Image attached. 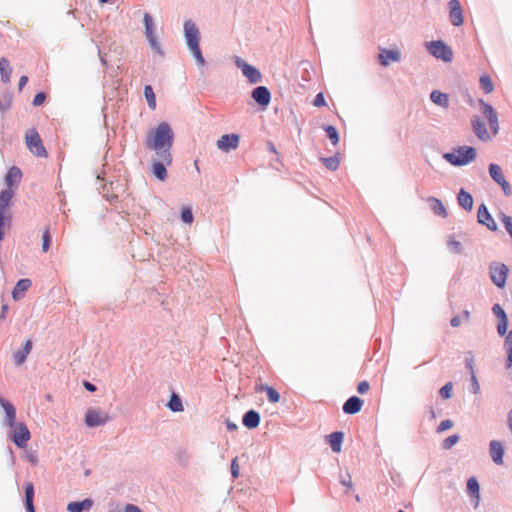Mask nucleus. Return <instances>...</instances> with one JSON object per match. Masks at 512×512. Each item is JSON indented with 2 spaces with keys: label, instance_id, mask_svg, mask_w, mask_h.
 I'll return each instance as SVG.
<instances>
[{
  "label": "nucleus",
  "instance_id": "obj_1",
  "mask_svg": "<svg viewBox=\"0 0 512 512\" xmlns=\"http://www.w3.org/2000/svg\"><path fill=\"white\" fill-rule=\"evenodd\" d=\"M174 133L169 123L161 122L156 128L150 130L145 140L147 149L152 150L155 154L166 163H172L171 148L173 146Z\"/></svg>",
  "mask_w": 512,
  "mask_h": 512
},
{
  "label": "nucleus",
  "instance_id": "obj_2",
  "mask_svg": "<svg viewBox=\"0 0 512 512\" xmlns=\"http://www.w3.org/2000/svg\"><path fill=\"white\" fill-rule=\"evenodd\" d=\"M184 38L189 51L194 57L199 67L205 65V59L200 49V32L197 25L192 20H186L183 25Z\"/></svg>",
  "mask_w": 512,
  "mask_h": 512
},
{
  "label": "nucleus",
  "instance_id": "obj_3",
  "mask_svg": "<svg viewBox=\"0 0 512 512\" xmlns=\"http://www.w3.org/2000/svg\"><path fill=\"white\" fill-rule=\"evenodd\" d=\"M477 156L476 149L469 146H460L453 152L443 155V158L453 166H465L475 160Z\"/></svg>",
  "mask_w": 512,
  "mask_h": 512
},
{
  "label": "nucleus",
  "instance_id": "obj_4",
  "mask_svg": "<svg viewBox=\"0 0 512 512\" xmlns=\"http://www.w3.org/2000/svg\"><path fill=\"white\" fill-rule=\"evenodd\" d=\"M143 22L145 26V36L149 43L150 48L156 54L163 56L164 52L155 33V25L149 13H144Z\"/></svg>",
  "mask_w": 512,
  "mask_h": 512
},
{
  "label": "nucleus",
  "instance_id": "obj_5",
  "mask_svg": "<svg viewBox=\"0 0 512 512\" xmlns=\"http://www.w3.org/2000/svg\"><path fill=\"white\" fill-rule=\"evenodd\" d=\"M25 143L28 150L36 157H47L48 153L42 143L39 133L35 129H29L25 134Z\"/></svg>",
  "mask_w": 512,
  "mask_h": 512
},
{
  "label": "nucleus",
  "instance_id": "obj_6",
  "mask_svg": "<svg viewBox=\"0 0 512 512\" xmlns=\"http://www.w3.org/2000/svg\"><path fill=\"white\" fill-rule=\"evenodd\" d=\"M426 48L432 56L444 62H451L453 59L452 49L441 40L427 42Z\"/></svg>",
  "mask_w": 512,
  "mask_h": 512
},
{
  "label": "nucleus",
  "instance_id": "obj_7",
  "mask_svg": "<svg viewBox=\"0 0 512 512\" xmlns=\"http://www.w3.org/2000/svg\"><path fill=\"white\" fill-rule=\"evenodd\" d=\"M9 428L11 431L8 435V438L12 440L17 447L25 448L31 438L30 431L26 424L20 422L16 423L14 427Z\"/></svg>",
  "mask_w": 512,
  "mask_h": 512
},
{
  "label": "nucleus",
  "instance_id": "obj_8",
  "mask_svg": "<svg viewBox=\"0 0 512 512\" xmlns=\"http://www.w3.org/2000/svg\"><path fill=\"white\" fill-rule=\"evenodd\" d=\"M234 63L251 84H257L262 81V74L255 66L247 63L239 56L234 57Z\"/></svg>",
  "mask_w": 512,
  "mask_h": 512
},
{
  "label": "nucleus",
  "instance_id": "obj_9",
  "mask_svg": "<svg viewBox=\"0 0 512 512\" xmlns=\"http://www.w3.org/2000/svg\"><path fill=\"white\" fill-rule=\"evenodd\" d=\"M109 421V415L99 409H88L85 413L84 422L89 428L104 426Z\"/></svg>",
  "mask_w": 512,
  "mask_h": 512
},
{
  "label": "nucleus",
  "instance_id": "obj_10",
  "mask_svg": "<svg viewBox=\"0 0 512 512\" xmlns=\"http://www.w3.org/2000/svg\"><path fill=\"white\" fill-rule=\"evenodd\" d=\"M479 104L482 108L483 115L487 118L492 134L495 136L499 132V120L498 114L492 105L485 102L484 100H480Z\"/></svg>",
  "mask_w": 512,
  "mask_h": 512
},
{
  "label": "nucleus",
  "instance_id": "obj_11",
  "mask_svg": "<svg viewBox=\"0 0 512 512\" xmlns=\"http://www.w3.org/2000/svg\"><path fill=\"white\" fill-rule=\"evenodd\" d=\"M508 267L503 263H494L490 266V276L492 282L499 288H503L506 284L508 275Z\"/></svg>",
  "mask_w": 512,
  "mask_h": 512
},
{
  "label": "nucleus",
  "instance_id": "obj_12",
  "mask_svg": "<svg viewBox=\"0 0 512 512\" xmlns=\"http://www.w3.org/2000/svg\"><path fill=\"white\" fill-rule=\"evenodd\" d=\"M448 6L451 23L456 27L461 26L464 22V16L459 0H450Z\"/></svg>",
  "mask_w": 512,
  "mask_h": 512
},
{
  "label": "nucleus",
  "instance_id": "obj_13",
  "mask_svg": "<svg viewBox=\"0 0 512 512\" xmlns=\"http://www.w3.org/2000/svg\"><path fill=\"white\" fill-rule=\"evenodd\" d=\"M239 139L240 137L238 134H225L217 141V147L219 150L227 153L238 147Z\"/></svg>",
  "mask_w": 512,
  "mask_h": 512
},
{
  "label": "nucleus",
  "instance_id": "obj_14",
  "mask_svg": "<svg viewBox=\"0 0 512 512\" xmlns=\"http://www.w3.org/2000/svg\"><path fill=\"white\" fill-rule=\"evenodd\" d=\"M0 406L4 411L3 424L7 427H14L16 424V409L7 400L0 397Z\"/></svg>",
  "mask_w": 512,
  "mask_h": 512
},
{
  "label": "nucleus",
  "instance_id": "obj_15",
  "mask_svg": "<svg viewBox=\"0 0 512 512\" xmlns=\"http://www.w3.org/2000/svg\"><path fill=\"white\" fill-rule=\"evenodd\" d=\"M478 222L482 225H485L490 231H497L498 226L491 214L489 213L485 204H481L478 208L477 213Z\"/></svg>",
  "mask_w": 512,
  "mask_h": 512
},
{
  "label": "nucleus",
  "instance_id": "obj_16",
  "mask_svg": "<svg viewBox=\"0 0 512 512\" xmlns=\"http://www.w3.org/2000/svg\"><path fill=\"white\" fill-rule=\"evenodd\" d=\"M378 60L382 66L387 67L391 62H399L401 54L399 49H381Z\"/></svg>",
  "mask_w": 512,
  "mask_h": 512
},
{
  "label": "nucleus",
  "instance_id": "obj_17",
  "mask_svg": "<svg viewBox=\"0 0 512 512\" xmlns=\"http://www.w3.org/2000/svg\"><path fill=\"white\" fill-rule=\"evenodd\" d=\"M492 311L499 318V322L497 325V333L500 336H504L507 333L508 328V318L506 312L500 306V304H494L492 307Z\"/></svg>",
  "mask_w": 512,
  "mask_h": 512
},
{
  "label": "nucleus",
  "instance_id": "obj_18",
  "mask_svg": "<svg viewBox=\"0 0 512 512\" xmlns=\"http://www.w3.org/2000/svg\"><path fill=\"white\" fill-rule=\"evenodd\" d=\"M251 96L257 104L263 107L268 106L271 101V93L265 86H258L253 89Z\"/></svg>",
  "mask_w": 512,
  "mask_h": 512
},
{
  "label": "nucleus",
  "instance_id": "obj_19",
  "mask_svg": "<svg viewBox=\"0 0 512 512\" xmlns=\"http://www.w3.org/2000/svg\"><path fill=\"white\" fill-rule=\"evenodd\" d=\"M489 454L492 461L496 465L503 464L504 447L503 444L498 440H492L489 443Z\"/></svg>",
  "mask_w": 512,
  "mask_h": 512
},
{
  "label": "nucleus",
  "instance_id": "obj_20",
  "mask_svg": "<svg viewBox=\"0 0 512 512\" xmlns=\"http://www.w3.org/2000/svg\"><path fill=\"white\" fill-rule=\"evenodd\" d=\"M472 127H473V130H474V133L475 135L477 136V138L481 141H490L491 140V135L489 134V132L487 131V128H486V125L485 123L480 119V117L478 116H475L473 119H472Z\"/></svg>",
  "mask_w": 512,
  "mask_h": 512
},
{
  "label": "nucleus",
  "instance_id": "obj_21",
  "mask_svg": "<svg viewBox=\"0 0 512 512\" xmlns=\"http://www.w3.org/2000/svg\"><path fill=\"white\" fill-rule=\"evenodd\" d=\"M171 164L172 163H166L165 160L159 158V160H156L151 164V172L158 180L165 181L167 178L166 167Z\"/></svg>",
  "mask_w": 512,
  "mask_h": 512
},
{
  "label": "nucleus",
  "instance_id": "obj_22",
  "mask_svg": "<svg viewBox=\"0 0 512 512\" xmlns=\"http://www.w3.org/2000/svg\"><path fill=\"white\" fill-rule=\"evenodd\" d=\"M31 285H32V282L30 279H28V278L20 279L16 283V285L12 291V298L15 301L22 299L25 295V292L31 287Z\"/></svg>",
  "mask_w": 512,
  "mask_h": 512
},
{
  "label": "nucleus",
  "instance_id": "obj_23",
  "mask_svg": "<svg viewBox=\"0 0 512 512\" xmlns=\"http://www.w3.org/2000/svg\"><path fill=\"white\" fill-rule=\"evenodd\" d=\"M326 438L333 452H341L342 443L344 439V433L342 431H335L329 434Z\"/></svg>",
  "mask_w": 512,
  "mask_h": 512
},
{
  "label": "nucleus",
  "instance_id": "obj_24",
  "mask_svg": "<svg viewBox=\"0 0 512 512\" xmlns=\"http://www.w3.org/2000/svg\"><path fill=\"white\" fill-rule=\"evenodd\" d=\"M362 405L363 401L359 397L352 396L344 403L343 411L346 414L353 415L361 410Z\"/></svg>",
  "mask_w": 512,
  "mask_h": 512
},
{
  "label": "nucleus",
  "instance_id": "obj_25",
  "mask_svg": "<svg viewBox=\"0 0 512 512\" xmlns=\"http://www.w3.org/2000/svg\"><path fill=\"white\" fill-rule=\"evenodd\" d=\"M242 422L249 429L256 428L260 424V414L255 410H249L244 414Z\"/></svg>",
  "mask_w": 512,
  "mask_h": 512
},
{
  "label": "nucleus",
  "instance_id": "obj_26",
  "mask_svg": "<svg viewBox=\"0 0 512 512\" xmlns=\"http://www.w3.org/2000/svg\"><path fill=\"white\" fill-rule=\"evenodd\" d=\"M93 506V500L90 498H86L79 502H70L67 505L68 512H83L89 511Z\"/></svg>",
  "mask_w": 512,
  "mask_h": 512
},
{
  "label": "nucleus",
  "instance_id": "obj_27",
  "mask_svg": "<svg viewBox=\"0 0 512 512\" xmlns=\"http://www.w3.org/2000/svg\"><path fill=\"white\" fill-rule=\"evenodd\" d=\"M31 350H32V342L30 340H26L23 345V348L14 354L15 364L16 365L23 364L26 361Z\"/></svg>",
  "mask_w": 512,
  "mask_h": 512
},
{
  "label": "nucleus",
  "instance_id": "obj_28",
  "mask_svg": "<svg viewBox=\"0 0 512 512\" xmlns=\"http://www.w3.org/2000/svg\"><path fill=\"white\" fill-rule=\"evenodd\" d=\"M458 204L466 211H471L473 208V197L472 195L465 191L464 189H460L457 196Z\"/></svg>",
  "mask_w": 512,
  "mask_h": 512
},
{
  "label": "nucleus",
  "instance_id": "obj_29",
  "mask_svg": "<svg viewBox=\"0 0 512 512\" xmlns=\"http://www.w3.org/2000/svg\"><path fill=\"white\" fill-rule=\"evenodd\" d=\"M431 101L443 108H448L449 106V96L446 93H443L439 90H433L430 94Z\"/></svg>",
  "mask_w": 512,
  "mask_h": 512
},
{
  "label": "nucleus",
  "instance_id": "obj_30",
  "mask_svg": "<svg viewBox=\"0 0 512 512\" xmlns=\"http://www.w3.org/2000/svg\"><path fill=\"white\" fill-rule=\"evenodd\" d=\"M467 489L472 495V498L475 501L474 506L477 507L480 502V486L476 478L471 477L467 481Z\"/></svg>",
  "mask_w": 512,
  "mask_h": 512
},
{
  "label": "nucleus",
  "instance_id": "obj_31",
  "mask_svg": "<svg viewBox=\"0 0 512 512\" xmlns=\"http://www.w3.org/2000/svg\"><path fill=\"white\" fill-rule=\"evenodd\" d=\"M22 177L21 170L18 167H11L5 177V181L7 186L11 187L13 185H17Z\"/></svg>",
  "mask_w": 512,
  "mask_h": 512
},
{
  "label": "nucleus",
  "instance_id": "obj_32",
  "mask_svg": "<svg viewBox=\"0 0 512 512\" xmlns=\"http://www.w3.org/2000/svg\"><path fill=\"white\" fill-rule=\"evenodd\" d=\"M11 74H12V68L10 66L8 59L5 57L0 58L1 81L5 84L9 83Z\"/></svg>",
  "mask_w": 512,
  "mask_h": 512
},
{
  "label": "nucleus",
  "instance_id": "obj_33",
  "mask_svg": "<svg viewBox=\"0 0 512 512\" xmlns=\"http://www.w3.org/2000/svg\"><path fill=\"white\" fill-rule=\"evenodd\" d=\"M34 485L32 482H28L25 485V505L27 512H35L34 504Z\"/></svg>",
  "mask_w": 512,
  "mask_h": 512
},
{
  "label": "nucleus",
  "instance_id": "obj_34",
  "mask_svg": "<svg viewBox=\"0 0 512 512\" xmlns=\"http://www.w3.org/2000/svg\"><path fill=\"white\" fill-rule=\"evenodd\" d=\"M489 175L498 185L506 180L502 168L495 163L489 165Z\"/></svg>",
  "mask_w": 512,
  "mask_h": 512
},
{
  "label": "nucleus",
  "instance_id": "obj_35",
  "mask_svg": "<svg viewBox=\"0 0 512 512\" xmlns=\"http://www.w3.org/2000/svg\"><path fill=\"white\" fill-rule=\"evenodd\" d=\"M167 407L172 412H182L184 410L182 400L176 393H172Z\"/></svg>",
  "mask_w": 512,
  "mask_h": 512
},
{
  "label": "nucleus",
  "instance_id": "obj_36",
  "mask_svg": "<svg viewBox=\"0 0 512 512\" xmlns=\"http://www.w3.org/2000/svg\"><path fill=\"white\" fill-rule=\"evenodd\" d=\"M258 390L265 391L267 393V397L271 403H277L280 401V394L273 387L262 384L259 386Z\"/></svg>",
  "mask_w": 512,
  "mask_h": 512
},
{
  "label": "nucleus",
  "instance_id": "obj_37",
  "mask_svg": "<svg viewBox=\"0 0 512 512\" xmlns=\"http://www.w3.org/2000/svg\"><path fill=\"white\" fill-rule=\"evenodd\" d=\"M504 347L507 353L506 368L512 367V330L505 337Z\"/></svg>",
  "mask_w": 512,
  "mask_h": 512
},
{
  "label": "nucleus",
  "instance_id": "obj_38",
  "mask_svg": "<svg viewBox=\"0 0 512 512\" xmlns=\"http://www.w3.org/2000/svg\"><path fill=\"white\" fill-rule=\"evenodd\" d=\"M429 202L432 203V210L435 214L437 215H440V216H443V217H446L447 216V212H446V209L442 203L441 200L435 198V197H430L428 199Z\"/></svg>",
  "mask_w": 512,
  "mask_h": 512
},
{
  "label": "nucleus",
  "instance_id": "obj_39",
  "mask_svg": "<svg viewBox=\"0 0 512 512\" xmlns=\"http://www.w3.org/2000/svg\"><path fill=\"white\" fill-rule=\"evenodd\" d=\"M144 96L149 108L154 110L156 108V97L153 88L150 85H146L144 87Z\"/></svg>",
  "mask_w": 512,
  "mask_h": 512
},
{
  "label": "nucleus",
  "instance_id": "obj_40",
  "mask_svg": "<svg viewBox=\"0 0 512 512\" xmlns=\"http://www.w3.org/2000/svg\"><path fill=\"white\" fill-rule=\"evenodd\" d=\"M321 161L325 165V167L331 171L337 170L340 164L339 158L336 156L322 157Z\"/></svg>",
  "mask_w": 512,
  "mask_h": 512
},
{
  "label": "nucleus",
  "instance_id": "obj_41",
  "mask_svg": "<svg viewBox=\"0 0 512 512\" xmlns=\"http://www.w3.org/2000/svg\"><path fill=\"white\" fill-rule=\"evenodd\" d=\"M479 83H480L481 88L486 93H491L494 90V84H493L490 76H488L486 74L480 76Z\"/></svg>",
  "mask_w": 512,
  "mask_h": 512
},
{
  "label": "nucleus",
  "instance_id": "obj_42",
  "mask_svg": "<svg viewBox=\"0 0 512 512\" xmlns=\"http://www.w3.org/2000/svg\"><path fill=\"white\" fill-rule=\"evenodd\" d=\"M328 137L330 138L333 145H337L339 142V134L337 129L332 125H327L324 127Z\"/></svg>",
  "mask_w": 512,
  "mask_h": 512
},
{
  "label": "nucleus",
  "instance_id": "obj_43",
  "mask_svg": "<svg viewBox=\"0 0 512 512\" xmlns=\"http://www.w3.org/2000/svg\"><path fill=\"white\" fill-rule=\"evenodd\" d=\"M459 439H460V436L458 434H453V435L447 437L442 442L443 449H445V450L451 449L454 445H456L458 443Z\"/></svg>",
  "mask_w": 512,
  "mask_h": 512
},
{
  "label": "nucleus",
  "instance_id": "obj_44",
  "mask_svg": "<svg viewBox=\"0 0 512 512\" xmlns=\"http://www.w3.org/2000/svg\"><path fill=\"white\" fill-rule=\"evenodd\" d=\"M181 220L186 224L193 222L192 210L189 207H183L181 210Z\"/></svg>",
  "mask_w": 512,
  "mask_h": 512
},
{
  "label": "nucleus",
  "instance_id": "obj_45",
  "mask_svg": "<svg viewBox=\"0 0 512 512\" xmlns=\"http://www.w3.org/2000/svg\"><path fill=\"white\" fill-rule=\"evenodd\" d=\"M500 219H501L505 229L507 230V232L509 233V235L512 238V217L508 216V215H506L504 213H501L500 214Z\"/></svg>",
  "mask_w": 512,
  "mask_h": 512
},
{
  "label": "nucleus",
  "instance_id": "obj_46",
  "mask_svg": "<svg viewBox=\"0 0 512 512\" xmlns=\"http://www.w3.org/2000/svg\"><path fill=\"white\" fill-rule=\"evenodd\" d=\"M453 384L452 382H447L439 391L440 395L444 399H450L452 396Z\"/></svg>",
  "mask_w": 512,
  "mask_h": 512
},
{
  "label": "nucleus",
  "instance_id": "obj_47",
  "mask_svg": "<svg viewBox=\"0 0 512 512\" xmlns=\"http://www.w3.org/2000/svg\"><path fill=\"white\" fill-rule=\"evenodd\" d=\"M50 234L48 230H45L42 235V251L46 253L50 247Z\"/></svg>",
  "mask_w": 512,
  "mask_h": 512
},
{
  "label": "nucleus",
  "instance_id": "obj_48",
  "mask_svg": "<svg viewBox=\"0 0 512 512\" xmlns=\"http://www.w3.org/2000/svg\"><path fill=\"white\" fill-rule=\"evenodd\" d=\"M470 384H471V392L473 394H478L480 392V384L476 377V374L470 375Z\"/></svg>",
  "mask_w": 512,
  "mask_h": 512
},
{
  "label": "nucleus",
  "instance_id": "obj_49",
  "mask_svg": "<svg viewBox=\"0 0 512 512\" xmlns=\"http://www.w3.org/2000/svg\"><path fill=\"white\" fill-rule=\"evenodd\" d=\"M453 427V421L450 419H446L440 422L437 427V432L441 433Z\"/></svg>",
  "mask_w": 512,
  "mask_h": 512
},
{
  "label": "nucleus",
  "instance_id": "obj_50",
  "mask_svg": "<svg viewBox=\"0 0 512 512\" xmlns=\"http://www.w3.org/2000/svg\"><path fill=\"white\" fill-rule=\"evenodd\" d=\"M465 363H466V367L469 371V374L472 375V374H476L475 373V369H474V356L469 353L465 359Z\"/></svg>",
  "mask_w": 512,
  "mask_h": 512
},
{
  "label": "nucleus",
  "instance_id": "obj_51",
  "mask_svg": "<svg viewBox=\"0 0 512 512\" xmlns=\"http://www.w3.org/2000/svg\"><path fill=\"white\" fill-rule=\"evenodd\" d=\"M313 105L315 107H322V106L326 105V101H325V97H324L323 93L320 92L315 96Z\"/></svg>",
  "mask_w": 512,
  "mask_h": 512
},
{
  "label": "nucleus",
  "instance_id": "obj_52",
  "mask_svg": "<svg viewBox=\"0 0 512 512\" xmlns=\"http://www.w3.org/2000/svg\"><path fill=\"white\" fill-rule=\"evenodd\" d=\"M448 245L450 246L451 250L454 252V253H461L462 251V246H461V243L457 240H449L448 242Z\"/></svg>",
  "mask_w": 512,
  "mask_h": 512
},
{
  "label": "nucleus",
  "instance_id": "obj_53",
  "mask_svg": "<svg viewBox=\"0 0 512 512\" xmlns=\"http://www.w3.org/2000/svg\"><path fill=\"white\" fill-rule=\"evenodd\" d=\"M238 458L235 457L232 462H231V474L233 476V478H238L239 477V465H238V462H237Z\"/></svg>",
  "mask_w": 512,
  "mask_h": 512
},
{
  "label": "nucleus",
  "instance_id": "obj_54",
  "mask_svg": "<svg viewBox=\"0 0 512 512\" xmlns=\"http://www.w3.org/2000/svg\"><path fill=\"white\" fill-rule=\"evenodd\" d=\"M341 484L343 486H346L348 489H352L353 488V482H352V478H351V475L349 473H347L345 476H343L340 480Z\"/></svg>",
  "mask_w": 512,
  "mask_h": 512
},
{
  "label": "nucleus",
  "instance_id": "obj_55",
  "mask_svg": "<svg viewBox=\"0 0 512 512\" xmlns=\"http://www.w3.org/2000/svg\"><path fill=\"white\" fill-rule=\"evenodd\" d=\"M45 98L46 96L43 92L37 93L33 99V105L40 106L45 101Z\"/></svg>",
  "mask_w": 512,
  "mask_h": 512
},
{
  "label": "nucleus",
  "instance_id": "obj_56",
  "mask_svg": "<svg viewBox=\"0 0 512 512\" xmlns=\"http://www.w3.org/2000/svg\"><path fill=\"white\" fill-rule=\"evenodd\" d=\"M369 388H370V385L367 381H361L358 384L357 390L360 394H364L369 390Z\"/></svg>",
  "mask_w": 512,
  "mask_h": 512
},
{
  "label": "nucleus",
  "instance_id": "obj_57",
  "mask_svg": "<svg viewBox=\"0 0 512 512\" xmlns=\"http://www.w3.org/2000/svg\"><path fill=\"white\" fill-rule=\"evenodd\" d=\"M503 190V193L505 194V196H510L512 194V189H511V186L510 184L507 182V180H505L504 182L500 183L499 184Z\"/></svg>",
  "mask_w": 512,
  "mask_h": 512
},
{
  "label": "nucleus",
  "instance_id": "obj_58",
  "mask_svg": "<svg viewBox=\"0 0 512 512\" xmlns=\"http://www.w3.org/2000/svg\"><path fill=\"white\" fill-rule=\"evenodd\" d=\"M124 512H142L141 509L134 504H127L124 507Z\"/></svg>",
  "mask_w": 512,
  "mask_h": 512
},
{
  "label": "nucleus",
  "instance_id": "obj_59",
  "mask_svg": "<svg viewBox=\"0 0 512 512\" xmlns=\"http://www.w3.org/2000/svg\"><path fill=\"white\" fill-rule=\"evenodd\" d=\"M225 424H226V428L228 431H235L238 428L237 424H235L234 422H232L230 420H226Z\"/></svg>",
  "mask_w": 512,
  "mask_h": 512
},
{
  "label": "nucleus",
  "instance_id": "obj_60",
  "mask_svg": "<svg viewBox=\"0 0 512 512\" xmlns=\"http://www.w3.org/2000/svg\"><path fill=\"white\" fill-rule=\"evenodd\" d=\"M27 82H28V77L25 75L21 76L19 79V83H18L19 90H22L23 87L27 84Z\"/></svg>",
  "mask_w": 512,
  "mask_h": 512
},
{
  "label": "nucleus",
  "instance_id": "obj_61",
  "mask_svg": "<svg viewBox=\"0 0 512 512\" xmlns=\"http://www.w3.org/2000/svg\"><path fill=\"white\" fill-rule=\"evenodd\" d=\"M450 323H451V326H452V327H458V326H460V324H461V319H460V317H459V316H454V317L451 319V322H450Z\"/></svg>",
  "mask_w": 512,
  "mask_h": 512
},
{
  "label": "nucleus",
  "instance_id": "obj_62",
  "mask_svg": "<svg viewBox=\"0 0 512 512\" xmlns=\"http://www.w3.org/2000/svg\"><path fill=\"white\" fill-rule=\"evenodd\" d=\"M84 387L87 391L94 392L96 391V386L88 381L84 382Z\"/></svg>",
  "mask_w": 512,
  "mask_h": 512
},
{
  "label": "nucleus",
  "instance_id": "obj_63",
  "mask_svg": "<svg viewBox=\"0 0 512 512\" xmlns=\"http://www.w3.org/2000/svg\"><path fill=\"white\" fill-rule=\"evenodd\" d=\"M6 220H9V219L1 218V220H0V241H2L3 237H4L3 226H4Z\"/></svg>",
  "mask_w": 512,
  "mask_h": 512
},
{
  "label": "nucleus",
  "instance_id": "obj_64",
  "mask_svg": "<svg viewBox=\"0 0 512 512\" xmlns=\"http://www.w3.org/2000/svg\"><path fill=\"white\" fill-rule=\"evenodd\" d=\"M508 427L512 434V409L508 413Z\"/></svg>",
  "mask_w": 512,
  "mask_h": 512
}]
</instances>
